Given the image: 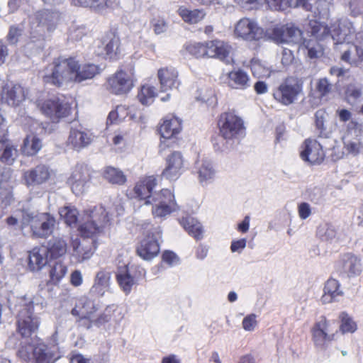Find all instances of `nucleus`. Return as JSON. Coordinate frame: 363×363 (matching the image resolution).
<instances>
[{
    "instance_id": "obj_1",
    "label": "nucleus",
    "mask_w": 363,
    "mask_h": 363,
    "mask_svg": "<svg viewBox=\"0 0 363 363\" xmlns=\"http://www.w3.org/2000/svg\"><path fill=\"white\" fill-rule=\"evenodd\" d=\"M157 179L148 176L138 181L134 187L135 197L145 201L146 205H152V213L155 218H163L178 210L174 195L168 189L157 191Z\"/></svg>"
},
{
    "instance_id": "obj_2",
    "label": "nucleus",
    "mask_w": 363,
    "mask_h": 363,
    "mask_svg": "<svg viewBox=\"0 0 363 363\" xmlns=\"http://www.w3.org/2000/svg\"><path fill=\"white\" fill-rule=\"evenodd\" d=\"M59 20V14L49 10L38 11L29 17L30 36L24 46L28 56L38 53L45 47V39L53 32Z\"/></svg>"
},
{
    "instance_id": "obj_3",
    "label": "nucleus",
    "mask_w": 363,
    "mask_h": 363,
    "mask_svg": "<svg viewBox=\"0 0 363 363\" xmlns=\"http://www.w3.org/2000/svg\"><path fill=\"white\" fill-rule=\"evenodd\" d=\"M112 217L113 213L107 211L104 206H96L86 213L78 227V230L84 238H93L102 232L109 224Z\"/></svg>"
},
{
    "instance_id": "obj_4",
    "label": "nucleus",
    "mask_w": 363,
    "mask_h": 363,
    "mask_svg": "<svg viewBox=\"0 0 363 363\" xmlns=\"http://www.w3.org/2000/svg\"><path fill=\"white\" fill-rule=\"evenodd\" d=\"M75 67L76 60L74 58H59L44 69L42 75L43 81L57 86L72 82Z\"/></svg>"
},
{
    "instance_id": "obj_5",
    "label": "nucleus",
    "mask_w": 363,
    "mask_h": 363,
    "mask_svg": "<svg viewBox=\"0 0 363 363\" xmlns=\"http://www.w3.org/2000/svg\"><path fill=\"white\" fill-rule=\"evenodd\" d=\"M218 125L220 136L228 144L227 148L233 147L238 143L245 134L243 120L233 112H225L220 114Z\"/></svg>"
},
{
    "instance_id": "obj_6",
    "label": "nucleus",
    "mask_w": 363,
    "mask_h": 363,
    "mask_svg": "<svg viewBox=\"0 0 363 363\" xmlns=\"http://www.w3.org/2000/svg\"><path fill=\"white\" fill-rule=\"evenodd\" d=\"M18 355L24 361L33 358L36 363H54L60 358L58 347L56 345L48 347L40 341H38L34 345L21 347L18 351Z\"/></svg>"
},
{
    "instance_id": "obj_7",
    "label": "nucleus",
    "mask_w": 363,
    "mask_h": 363,
    "mask_svg": "<svg viewBox=\"0 0 363 363\" xmlns=\"http://www.w3.org/2000/svg\"><path fill=\"white\" fill-rule=\"evenodd\" d=\"M21 301L23 303L21 305L17 316L18 332L23 337H29L38 330L40 325V319L33 313L34 305L38 306L39 304L35 303L33 301Z\"/></svg>"
},
{
    "instance_id": "obj_8",
    "label": "nucleus",
    "mask_w": 363,
    "mask_h": 363,
    "mask_svg": "<svg viewBox=\"0 0 363 363\" xmlns=\"http://www.w3.org/2000/svg\"><path fill=\"white\" fill-rule=\"evenodd\" d=\"M23 223L30 224L33 235L38 238H47L53 232L55 219L48 213H40L36 215L23 213Z\"/></svg>"
},
{
    "instance_id": "obj_9",
    "label": "nucleus",
    "mask_w": 363,
    "mask_h": 363,
    "mask_svg": "<svg viewBox=\"0 0 363 363\" xmlns=\"http://www.w3.org/2000/svg\"><path fill=\"white\" fill-rule=\"evenodd\" d=\"M136 82L135 70L132 66L116 72L107 81V89L113 94L122 95L128 93Z\"/></svg>"
},
{
    "instance_id": "obj_10",
    "label": "nucleus",
    "mask_w": 363,
    "mask_h": 363,
    "mask_svg": "<svg viewBox=\"0 0 363 363\" xmlns=\"http://www.w3.org/2000/svg\"><path fill=\"white\" fill-rule=\"evenodd\" d=\"M162 121L159 129L162 138L160 147L172 146L175 143V139L182 129V121L173 114L166 116Z\"/></svg>"
},
{
    "instance_id": "obj_11",
    "label": "nucleus",
    "mask_w": 363,
    "mask_h": 363,
    "mask_svg": "<svg viewBox=\"0 0 363 363\" xmlns=\"http://www.w3.org/2000/svg\"><path fill=\"white\" fill-rule=\"evenodd\" d=\"M161 238L162 230L160 228H152L138 247L137 253L138 256L145 260H150L157 256L160 252Z\"/></svg>"
},
{
    "instance_id": "obj_12",
    "label": "nucleus",
    "mask_w": 363,
    "mask_h": 363,
    "mask_svg": "<svg viewBox=\"0 0 363 363\" xmlns=\"http://www.w3.org/2000/svg\"><path fill=\"white\" fill-rule=\"evenodd\" d=\"M270 37L277 43L295 44L300 47L306 40L303 38L302 31L292 24L274 28Z\"/></svg>"
},
{
    "instance_id": "obj_13",
    "label": "nucleus",
    "mask_w": 363,
    "mask_h": 363,
    "mask_svg": "<svg viewBox=\"0 0 363 363\" xmlns=\"http://www.w3.org/2000/svg\"><path fill=\"white\" fill-rule=\"evenodd\" d=\"M263 35V29L253 19L242 18L235 25L234 35L236 38L253 41L259 40Z\"/></svg>"
},
{
    "instance_id": "obj_14",
    "label": "nucleus",
    "mask_w": 363,
    "mask_h": 363,
    "mask_svg": "<svg viewBox=\"0 0 363 363\" xmlns=\"http://www.w3.org/2000/svg\"><path fill=\"white\" fill-rule=\"evenodd\" d=\"M301 91V86L298 82L287 79L274 91L273 96L282 105L289 106L297 100Z\"/></svg>"
},
{
    "instance_id": "obj_15",
    "label": "nucleus",
    "mask_w": 363,
    "mask_h": 363,
    "mask_svg": "<svg viewBox=\"0 0 363 363\" xmlns=\"http://www.w3.org/2000/svg\"><path fill=\"white\" fill-rule=\"evenodd\" d=\"M38 106L41 112L53 121L67 117L71 111L70 106L67 102L60 101L59 99H51L38 102Z\"/></svg>"
},
{
    "instance_id": "obj_16",
    "label": "nucleus",
    "mask_w": 363,
    "mask_h": 363,
    "mask_svg": "<svg viewBox=\"0 0 363 363\" xmlns=\"http://www.w3.org/2000/svg\"><path fill=\"white\" fill-rule=\"evenodd\" d=\"M330 322L325 317L321 316L312 328V339L315 346L320 350H325L328 344L334 340L335 335L330 333Z\"/></svg>"
},
{
    "instance_id": "obj_17",
    "label": "nucleus",
    "mask_w": 363,
    "mask_h": 363,
    "mask_svg": "<svg viewBox=\"0 0 363 363\" xmlns=\"http://www.w3.org/2000/svg\"><path fill=\"white\" fill-rule=\"evenodd\" d=\"M300 149L301 158L309 164H320L325 158L322 145L316 140H305Z\"/></svg>"
},
{
    "instance_id": "obj_18",
    "label": "nucleus",
    "mask_w": 363,
    "mask_h": 363,
    "mask_svg": "<svg viewBox=\"0 0 363 363\" xmlns=\"http://www.w3.org/2000/svg\"><path fill=\"white\" fill-rule=\"evenodd\" d=\"M7 133L6 123L0 113V161L11 165L18 157V150L15 146L9 144Z\"/></svg>"
},
{
    "instance_id": "obj_19",
    "label": "nucleus",
    "mask_w": 363,
    "mask_h": 363,
    "mask_svg": "<svg viewBox=\"0 0 363 363\" xmlns=\"http://www.w3.org/2000/svg\"><path fill=\"white\" fill-rule=\"evenodd\" d=\"M337 269L342 276L354 278L361 274L363 267L359 257L352 253H346L341 256Z\"/></svg>"
},
{
    "instance_id": "obj_20",
    "label": "nucleus",
    "mask_w": 363,
    "mask_h": 363,
    "mask_svg": "<svg viewBox=\"0 0 363 363\" xmlns=\"http://www.w3.org/2000/svg\"><path fill=\"white\" fill-rule=\"evenodd\" d=\"M52 170L45 164H38L33 168L25 171L23 179L28 187L40 186L45 184L51 178Z\"/></svg>"
},
{
    "instance_id": "obj_21",
    "label": "nucleus",
    "mask_w": 363,
    "mask_h": 363,
    "mask_svg": "<svg viewBox=\"0 0 363 363\" xmlns=\"http://www.w3.org/2000/svg\"><path fill=\"white\" fill-rule=\"evenodd\" d=\"M184 157L180 152L174 151L166 158V167L162 177L170 181L177 180L184 171Z\"/></svg>"
},
{
    "instance_id": "obj_22",
    "label": "nucleus",
    "mask_w": 363,
    "mask_h": 363,
    "mask_svg": "<svg viewBox=\"0 0 363 363\" xmlns=\"http://www.w3.org/2000/svg\"><path fill=\"white\" fill-rule=\"evenodd\" d=\"M98 310L94 301L86 296L81 297L76 303L71 313L74 316L79 317V321L84 327L94 318V313Z\"/></svg>"
},
{
    "instance_id": "obj_23",
    "label": "nucleus",
    "mask_w": 363,
    "mask_h": 363,
    "mask_svg": "<svg viewBox=\"0 0 363 363\" xmlns=\"http://www.w3.org/2000/svg\"><path fill=\"white\" fill-rule=\"evenodd\" d=\"M92 133L82 126L72 127L67 139V145L79 151L88 147L93 141Z\"/></svg>"
},
{
    "instance_id": "obj_24",
    "label": "nucleus",
    "mask_w": 363,
    "mask_h": 363,
    "mask_svg": "<svg viewBox=\"0 0 363 363\" xmlns=\"http://www.w3.org/2000/svg\"><path fill=\"white\" fill-rule=\"evenodd\" d=\"M90 180L89 174L86 167L77 166L68 179L72 192L76 196L83 194L88 188Z\"/></svg>"
},
{
    "instance_id": "obj_25",
    "label": "nucleus",
    "mask_w": 363,
    "mask_h": 363,
    "mask_svg": "<svg viewBox=\"0 0 363 363\" xmlns=\"http://www.w3.org/2000/svg\"><path fill=\"white\" fill-rule=\"evenodd\" d=\"M355 35L352 23L346 18H341L337 26H333L331 38L335 41V44H345L346 42L352 41L354 39Z\"/></svg>"
},
{
    "instance_id": "obj_26",
    "label": "nucleus",
    "mask_w": 363,
    "mask_h": 363,
    "mask_svg": "<svg viewBox=\"0 0 363 363\" xmlns=\"http://www.w3.org/2000/svg\"><path fill=\"white\" fill-rule=\"evenodd\" d=\"M178 77L179 73L177 70L172 67H162L158 69L157 78L161 90L166 91L173 89H178L181 84Z\"/></svg>"
},
{
    "instance_id": "obj_27",
    "label": "nucleus",
    "mask_w": 363,
    "mask_h": 363,
    "mask_svg": "<svg viewBox=\"0 0 363 363\" xmlns=\"http://www.w3.org/2000/svg\"><path fill=\"white\" fill-rule=\"evenodd\" d=\"M71 245L73 249L72 257L79 263L89 259L95 250L93 240H83L82 242L77 238H71Z\"/></svg>"
},
{
    "instance_id": "obj_28",
    "label": "nucleus",
    "mask_w": 363,
    "mask_h": 363,
    "mask_svg": "<svg viewBox=\"0 0 363 363\" xmlns=\"http://www.w3.org/2000/svg\"><path fill=\"white\" fill-rule=\"evenodd\" d=\"M196 165L198 179L201 186L212 184L216 176V170L212 161L208 159H203L198 161Z\"/></svg>"
},
{
    "instance_id": "obj_29",
    "label": "nucleus",
    "mask_w": 363,
    "mask_h": 363,
    "mask_svg": "<svg viewBox=\"0 0 363 363\" xmlns=\"http://www.w3.org/2000/svg\"><path fill=\"white\" fill-rule=\"evenodd\" d=\"M347 128L348 133L345 137V140L344 142L345 147L346 148L347 151L354 155L362 153L363 154V144L359 141V139L356 138L354 140H349L347 139L350 133H352V130H354V135L358 137L362 130V124H359L357 122L352 120L349 122Z\"/></svg>"
},
{
    "instance_id": "obj_30",
    "label": "nucleus",
    "mask_w": 363,
    "mask_h": 363,
    "mask_svg": "<svg viewBox=\"0 0 363 363\" xmlns=\"http://www.w3.org/2000/svg\"><path fill=\"white\" fill-rule=\"evenodd\" d=\"M25 99V90L21 85H6L3 89L1 99L9 106H17L20 105Z\"/></svg>"
},
{
    "instance_id": "obj_31",
    "label": "nucleus",
    "mask_w": 363,
    "mask_h": 363,
    "mask_svg": "<svg viewBox=\"0 0 363 363\" xmlns=\"http://www.w3.org/2000/svg\"><path fill=\"white\" fill-rule=\"evenodd\" d=\"M48 260L46 247H35L28 252V267L31 271H39L45 267Z\"/></svg>"
},
{
    "instance_id": "obj_32",
    "label": "nucleus",
    "mask_w": 363,
    "mask_h": 363,
    "mask_svg": "<svg viewBox=\"0 0 363 363\" xmlns=\"http://www.w3.org/2000/svg\"><path fill=\"white\" fill-rule=\"evenodd\" d=\"M101 68L93 63H85L79 65L76 61V67L73 70V81L81 82L86 79L94 78L101 72Z\"/></svg>"
},
{
    "instance_id": "obj_33",
    "label": "nucleus",
    "mask_w": 363,
    "mask_h": 363,
    "mask_svg": "<svg viewBox=\"0 0 363 363\" xmlns=\"http://www.w3.org/2000/svg\"><path fill=\"white\" fill-rule=\"evenodd\" d=\"M269 8L275 11H284L289 7H302L306 11L312 9L308 0H265Z\"/></svg>"
},
{
    "instance_id": "obj_34",
    "label": "nucleus",
    "mask_w": 363,
    "mask_h": 363,
    "mask_svg": "<svg viewBox=\"0 0 363 363\" xmlns=\"http://www.w3.org/2000/svg\"><path fill=\"white\" fill-rule=\"evenodd\" d=\"M111 273L106 270L99 271L94 279V284L90 289V294L96 296H103L108 290Z\"/></svg>"
},
{
    "instance_id": "obj_35",
    "label": "nucleus",
    "mask_w": 363,
    "mask_h": 363,
    "mask_svg": "<svg viewBox=\"0 0 363 363\" xmlns=\"http://www.w3.org/2000/svg\"><path fill=\"white\" fill-rule=\"evenodd\" d=\"M228 84L233 89L245 90L250 86V78L242 69L233 70L228 74Z\"/></svg>"
},
{
    "instance_id": "obj_36",
    "label": "nucleus",
    "mask_w": 363,
    "mask_h": 363,
    "mask_svg": "<svg viewBox=\"0 0 363 363\" xmlns=\"http://www.w3.org/2000/svg\"><path fill=\"white\" fill-rule=\"evenodd\" d=\"M179 223L188 234L196 240H201L203 238V227L195 218L191 216L184 217L179 220Z\"/></svg>"
},
{
    "instance_id": "obj_37",
    "label": "nucleus",
    "mask_w": 363,
    "mask_h": 363,
    "mask_svg": "<svg viewBox=\"0 0 363 363\" xmlns=\"http://www.w3.org/2000/svg\"><path fill=\"white\" fill-rule=\"evenodd\" d=\"M342 294L340 289L339 281L335 279H329L325 284L321 301L324 304L337 301Z\"/></svg>"
},
{
    "instance_id": "obj_38",
    "label": "nucleus",
    "mask_w": 363,
    "mask_h": 363,
    "mask_svg": "<svg viewBox=\"0 0 363 363\" xmlns=\"http://www.w3.org/2000/svg\"><path fill=\"white\" fill-rule=\"evenodd\" d=\"M118 310V306L116 305H109L108 306L104 311L102 313H101L96 318H94L91 320L87 324H84V327L86 329H90L93 326H96L97 328H100L104 325L106 323L111 321L112 319L116 323H119L120 320L122 317H120L119 320H115L113 318V315Z\"/></svg>"
},
{
    "instance_id": "obj_39",
    "label": "nucleus",
    "mask_w": 363,
    "mask_h": 363,
    "mask_svg": "<svg viewBox=\"0 0 363 363\" xmlns=\"http://www.w3.org/2000/svg\"><path fill=\"white\" fill-rule=\"evenodd\" d=\"M120 45L119 37L113 33L106 35L102 40V49L106 58L113 59L118 54Z\"/></svg>"
},
{
    "instance_id": "obj_40",
    "label": "nucleus",
    "mask_w": 363,
    "mask_h": 363,
    "mask_svg": "<svg viewBox=\"0 0 363 363\" xmlns=\"http://www.w3.org/2000/svg\"><path fill=\"white\" fill-rule=\"evenodd\" d=\"M103 178L108 183L113 185L121 186L127 181L126 176L119 168L107 166L102 172Z\"/></svg>"
},
{
    "instance_id": "obj_41",
    "label": "nucleus",
    "mask_w": 363,
    "mask_h": 363,
    "mask_svg": "<svg viewBox=\"0 0 363 363\" xmlns=\"http://www.w3.org/2000/svg\"><path fill=\"white\" fill-rule=\"evenodd\" d=\"M117 281L125 294H129L132 287L135 284L136 281L132 275L129 268L127 266L118 269L117 275Z\"/></svg>"
},
{
    "instance_id": "obj_42",
    "label": "nucleus",
    "mask_w": 363,
    "mask_h": 363,
    "mask_svg": "<svg viewBox=\"0 0 363 363\" xmlns=\"http://www.w3.org/2000/svg\"><path fill=\"white\" fill-rule=\"evenodd\" d=\"M46 248L50 259L60 258L67 252V242L61 238H52L49 240Z\"/></svg>"
},
{
    "instance_id": "obj_43",
    "label": "nucleus",
    "mask_w": 363,
    "mask_h": 363,
    "mask_svg": "<svg viewBox=\"0 0 363 363\" xmlns=\"http://www.w3.org/2000/svg\"><path fill=\"white\" fill-rule=\"evenodd\" d=\"M177 13L184 22L189 24L198 23L206 15L203 9L190 10L184 6H180Z\"/></svg>"
},
{
    "instance_id": "obj_44",
    "label": "nucleus",
    "mask_w": 363,
    "mask_h": 363,
    "mask_svg": "<svg viewBox=\"0 0 363 363\" xmlns=\"http://www.w3.org/2000/svg\"><path fill=\"white\" fill-rule=\"evenodd\" d=\"M344 45L343 52L341 55V60L351 65L357 66L362 62V57L357 55V46L354 42L348 41L342 44Z\"/></svg>"
},
{
    "instance_id": "obj_45",
    "label": "nucleus",
    "mask_w": 363,
    "mask_h": 363,
    "mask_svg": "<svg viewBox=\"0 0 363 363\" xmlns=\"http://www.w3.org/2000/svg\"><path fill=\"white\" fill-rule=\"evenodd\" d=\"M345 97L347 103L352 106L358 105L363 101L362 86L357 83L348 84L345 91Z\"/></svg>"
},
{
    "instance_id": "obj_46",
    "label": "nucleus",
    "mask_w": 363,
    "mask_h": 363,
    "mask_svg": "<svg viewBox=\"0 0 363 363\" xmlns=\"http://www.w3.org/2000/svg\"><path fill=\"white\" fill-rule=\"evenodd\" d=\"M42 147L41 140L35 135H28L21 147L22 152L27 156L36 155Z\"/></svg>"
},
{
    "instance_id": "obj_47",
    "label": "nucleus",
    "mask_w": 363,
    "mask_h": 363,
    "mask_svg": "<svg viewBox=\"0 0 363 363\" xmlns=\"http://www.w3.org/2000/svg\"><path fill=\"white\" fill-rule=\"evenodd\" d=\"M59 214L67 225L72 227L77 224L79 213L74 206L67 205L60 208Z\"/></svg>"
},
{
    "instance_id": "obj_48",
    "label": "nucleus",
    "mask_w": 363,
    "mask_h": 363,
    "mask_svg": "<svg viewBox=\"0 0 363 363\" xmlns=\"http://www.w3.org/2000/svg\"><path fill=\"white\" fill-rule=\"evenodd\" d=\"M156 96V88L150 84L143 85L138 94L140 102L146 106L152 104Z\"/></svg>"
},
{
    "instance_id": "obj_49",
    "label": "nucleus",
    "mask_w": 363,
    "mask_h": 363,
    "mask_svg": "<svg viewBox=\"0 0 363 363\" xmlns=\"http://www.w3.org/2000/svg\"><path fill=\"white\" fill-rule=\"evenodd\" d=\"M232 47L224 41L217 40L216 43V52L218 53L214 57L218 58L225 64L229 65L233 62L230 55Z\"/></svg>"
},
{
    "instance_id": "obj_50",
    "label": "nucleus",
    "mask_w": 363,
    "mask_h": 363,
    "mask_svg": "<svg viewBox=\"0 0 363 363\" xmlns=\"http://www.w3.org/2000/svg\"><path fill=\"white\" fill-rule=\"evenodd\" d=\"M317 236L323 241L330 242L337 235V230L330 223L320 224L317 229Z\"/></svg>"
},
{
    "instance_id": "obj_51",
    "label": "nucleus",
    "mask_w": 363,
    "mask_h": 363,
    "mask_svg": "<svg viewBox=\"0 0 363 363\" xmlns=\"http://www.w3.org/2000/svg\"><path fill=\"white\" fill-rule=\"evenodd\" d=\"M339 318L340 320V330L342 333H353L357 330V323L345 311L341 312L339 315Z\"/></svg>"
},
{
    "instance_id": "obj_52",
    "label": "nucleus",
    "mask_w": 363,
    "mask_h": 363,
    "mask_svg": "<svg viewBox=\"0 0 363 363\" xmlns=\"http://www.w3.org/2000/svg\"><path fill=\"white\" fill-rule=\"evenodd\" d=\"M328 116L325 111L320 109L315 113V123L318 134L323 138H329L330 131L328 130L325 125V118Z\"/></svg>"
},
{
    "instance_id": "obj_53",
    "label": "nucleus",
    "mask_w": 363,
    "mask_h": 363,
    "mask_svg": "<svg viewBox=\"0 0 363 363\" xmlns=\"http://www.w3.org/2000/svg\"><path fill=\"white\" fill-rule=\"evenodd\" d=\"M302 49L307 50V55L308 57L317 58L322 55L323 50L318 40L309 39L303 40V45L301 46Z\"/></svg>"
},
{
    "instance_id": "obj_54",
    "label": "nucleus",
    "mask_w": 363,
    "mask_h": 363,
    "mask_svg": "<svg viewBox=\"0 0 363 363\" xmlns=\"http://www.w3.org/2000/svg\"><path fill=\"white\" fill-rule=\"evenodd\" d=\"M67 267L61 260L55 262L51 267L50 276L54 284H57L65 276Z\"/></svg>"
},
{
    "instance_id": "obj_55",
    "label": "nucleus",
    "mask_w": 363,
    "mask_h": 363,
    "mask_svg": "<svg viewBox=\"0 0 363 363\" xmlns=\"http://www.w3.org/2000/svg\"><path fill=\"white\" fill-rule=\"evenodd\" d=\"M250 69L255 77L258 78L269 77L271 71L263 62L259 59L252 58L250 64Z\"/></svg>"
},
{
    "instance_id": "obj_56",
    "label": "nucleus",
    "mask_w": 363,
    "mask_h": 363,
    "mask_svg": "<svg viewBox=\"0 0 363 363\" xmlns=\"http://www.w3.org/2000/svg\"><path fill=\"white\" fill-rule=\"evenodd\" d=\"M333 0H315L314 13L319 15V18L325 19L329 16L330 9Z\"/></svg>"
},
{
    "instance_id": "obj_57",
    "label": "nucleus",
    "mask_w": 363,
    "mask_h": 363,
    "mask_svg": "<svg viewBox=\"0 0 363 363\" xmlns=\"http://www.w3.org/2000/svg\"><path fill=\"white\" fill-rule=\"evenodd\" d=\"M185 48L190 55L197 58L206 57L205 43H189L186 45Z\"/></svg>"
},
{
    "instance_id": "obj_58",
    "label": "nucleus",
    "mask_w": 363,
    "mask_h": 363,
    "mask_svg": "<svg viewBox=\"0 0 363 363\" xmlns=\"http://www.w3.org/2000/svg\"><path fill=\"white\" fill-rule=\"evenodd\" d=\"M12 182L9 181V177L6 176H2L0 178V194L1 195L5 194V199L8 202H10V201L12 199Z\"/></svg>"
},
{
    "instance_id": "obj_59",
    "label": "nucleus",
    "mask_w": 363,
    "mask_h": 363,
    "mask_svg": "<svg viewBox=\"0 0 363 363\" xmlns=\"http://www.w3.org/2000/svg\"><path fill=\"white\" fill-rule=\"evenodd\" d=\"M116 4V0H91L89 7L98 11H103L106 9L113 8Z\"/></svg>"
},
{
    "instance_id": "obj_60",
    "label": "nucleus",
    "mask_w": 363,
    "mask_h": 363,
    "mask_svg": "<svg viewBox=\"0 0 363 363\" xmlns=\"http://www.w3.org/2000/svg\"><path fill=\"white\" fill-rule=\"evenodd\" d=\"M151 24L152 26L154 32L157 35L164 33L168 28V24L165 19L162 17H157L152 20Z\"/></svg>"
},
{
    "instance_id": "obj_61",
    "label": "nucleus",
    "mask_w": 363,
    "mask_h": 363,
    "mask_svg": "<svg viewBox=\"0 0 363 363\" xmlns=\"http://www.w3.org/2000/svg\"><path fill=\"white\" fill-rule=\"evenodd\" d=\"M257 315L251 313L245 316L242 320V328L245 331L252 332L257 326Z\"/></svg>"
},
{
    "instance_id": "obj_62",
    "label": "nucleus",
    "mask_w": 363,
    "mask_h": 363,
    "mask_svg": "<svg viewBox=\"0 0 363 363\" xmlns=\"http://www.w3.org/2000/svg\"><path fill=\"white\" fill-rule=\"evenodd\" d=\"M310 26V30L308 31L311 33V36H313L315 40H318V28L323 30V32H328V26H326L324 23H322L318 21H311L309 23Z\"/></svg>"
},
{
    "instance_id": "obj_63",
    "label": "nucleus",
    "mask_w": 363,
    "mask_h": 363,
    "mask_svg": "<svg viewBox=\"0 0 363 363\" xmlns=\"http://www.w3.org/2000/svg\"><path fill=\"white\" fill-rule=\"evenodd\" d=\"M238 4L247 9H257L263 4L265 0H235Z\"/></svg>"
},
{
    "instance_id": "obj_64",
    "label": "nucleus",
    "mask_w": 363,
    "mask_h": 363,
    "mask_svg": "<svg viewBox=\"0 0 363 363\" xmlns=\"http://www.w3.org/2000/svg\"><path fill=\"white\" fill-rule=\"evenodd\" d=\"M88 33V30L84 26L72 27L70 29V38L74 40H80Z\"/></svg>"
}]
</instances>
